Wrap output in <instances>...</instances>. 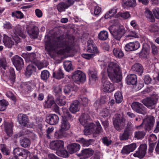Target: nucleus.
Listing matches in <instances>:
<instances>
[{
	"mask_svg": "<svg viewBox=\"0 0 159 159\" xmlns=\"http://www.w3.org/2000/svg\"><path fill=\"white\" fill-rule=\"evenodd\" d=\"M79 0H67L66 2H61L57 6V8L58 11L61 12L65 11V9L68 8L70 6L72 5L75 1H79Z\"/></svg>",
	"mask_w": 159,
	"mask_h": 159,
	"instance_id": "obj_13",
	"label": "nucleus"
},
{
	"mask_svg": "<svg viewBox=\"0 0 159 159\" xmlns=\"http://www.w3.org/2000/svg\"><path fill=\"white\" fill-rule=\"evenodd\" d=\"M79 99L82 104L84 106H86L88 104L89 100L86 97L81 95L79 97Z\"/></svg>",
	"mask_w": 159,
	"mask_h": 159,
	"instance_id": "obj_54",
	"label": "nucleus"
},
{
	"mask_svg": "<svg viewBox=\"0 0 159 159\" xmlns=\"http://www.w3.org/2000/svg\"><path fill=\"white\" fill-rule=\"evenodd\" d=\"M122 5L124 8H134L137 5L136 0H126Z\"/></svg>",
	"mask_w": 159,
	"mask_h": 159,
	"instance_id": "obj_26",
	"label": "nucleus"
},
{
	"mask_svg": "<svg viewBox=\"0 0 159 159\" xmlns=\"http://www.w3.org/2000/svg\"><path fill=\"white\" fill-rule=\"evenodd\" d=\"M131 70L136 72L140 75L143 73V68L142 66L139 63H136L133 65L131 68Z\"/></svg>",
	"mask_w": 159,
	"mask_h": 159,
	"instance_id": "obj_32",
	"label": "nucleus"
},
{
	"mask_svg": "<svg viewBox=\"0 0 159 159\" xmlns=\"http://www.w3.org/2000/svg\"><path fill=\"white\" fill-rule=\"evenodd\" d=\"M73 80L77 82H84L86 79L85 75L82 71L77 70L75 71L72 76Z\"/></svg>",
	"mask_w": 159,
	"mask_h": 159,
	"instance_id": "obj_9",
	"label": "nucleus"
},
{
	"mask_svg": "<svg viewBox=\"0 0 159 159\" xmlns=\"http://www.w3.org/2000/svg\"><path fill=\"white\" fill-rule=\"evenodd\" d=\"M30 141L28 139L25 138L20 140V144L23 147H30Z\"/></svg>",
	"mask_w": 159,
	"mask_h": 159,
	"instance_id": "obj_46",
	"label": "nucleus"
},
{
	"mask_svg": "<svg viewBox=\"0 0 159 159\" xmlns=\"http://www.w3.org/2000/svg\"><path fill=\"white\" fill-rule=\"evenodd\" d=\"M13 32L16 36L13 38V40L16 44L20 42V39L18 37V36L23 38H25L26 37L23 27L20 25H18L15 26L13 30Z\"/></svg>",
	"mask_w": 159,
	"mask_h": 159,
	"instance_id": "obj_7",
	"label": "nucleus"
},
{
	"mask_svg": "<svg viewBox=\"0 0 159 159\" xmlns=\"http://www.w3.org/2000/svg\"><path fill=\"white\" fill-rule=\"evenodd\" d=\"M13 152L16 156L19 157L20 159H26L30 153L28 150L20 148H15Z\"/></svg>",
	"mask_w": 159,
	"mask_h": 159,
	"instance_id": "obj_8",
	"label": "nucleus"
},
{
	"mask_svg": "<svg viewBox=\"0 0 159 159\" xmlns=\"http://www.w3.org/2000/svg\"><path fill=\"white\" fill-rule=\"evenodd\" d=\"M131 107L133 110L136 112L145 115L147 113V109L142 104L138 102H135L132 103Z\"/></svg>",
	"mask_w": 159,
	"mask_h": 159,
	"instance_id": "obj_10",
	"label": "nucleus"
},
{
	"mask_svg": "<svg viewBox=\"0 0 159 159\" xmlns=\"http://www.w3.org/2000/svg\"><path fill=\"white\" fill-rule=\"evenodd\" d=\"M145 133L143 131H138L134 133V137L135 138L139 139L143 138L145 136Z\"/></svg>",
	"mask_w": 159,
	"mask_h": 159,
	"instance_id": "obj_56",
	"label": "nucleus"
},
{
	"mask_svg": "<svg viewBox=\"0 0 159 159\" xmlns=\"http://www.w3.org/2000/svg\"><path fill=\"white\" fill-rule=\"evenodd\" d=\"M108 29L114 39L118 41L125 32L124 27L123 26L115 27L113 24L109 27Z\"/></svg>",
	"mask_w": 159,
	"mask_h": 159,
	"instance_id": "obj_4",
	"label": "nucleus"
},
{
	"mask_svg": "<svg viewBox=\"0 0 159 159\" xmlns=\"http://www.w3.org/2000/svg\"><path fill=\"white\" fill-rule=\"evenodd\" d=\"M55 103L53 97L48 96L47 100L45 101V106L47 108H51Z\"/></svg>",
	"mask_w": 159,
	"mask_h": 159,
	"instance_id": "obj_43",
	"label": "nucleus"
},
{
	"mask_svg": "<svg viewBox=\"0 0 159 159\" xmlns=\"http://www.w3.org/2000/svg\"><path fill=\"white\" fill-rule=\"evenodd\" d=\"M50 74L49 71L47 70L42 71L41 72V78L43 80H46L49 77Z\"/></svg>",
	"mask_w": 159,
	"mask_h": 159,
	"instance_id": "obj_51",
	"label": "nucleus"
},
{
	"mask_svg": "<svg viewBox=\"0 0 159 159\" xmlns=\"http://www.w3.org/2000/svg\"><path fill=\"white\" fill-rule=\"evenodd\" d=\"M64 67L67 71H69L73 70L71 62L69 61H66L63 63Z\"/></svg>",
	"mask_w": 159,
	"mask_h": 159,
	"instance_id": "obj_48",
	"label": "nucleus"
},
{
	"mask_svg": "<svg viewBox=\"0 0 159 159\" xmlns=\"http://www.w3.org/2000/svg\"><path fill=\"white\" fill-rule=\"evenodd\" d=\"M116 101L117 103H119L121 102L123 100L122 94L120 92H117L115 94Z\"/></svg>",
	"mask_w": 159,
	"mask_h": 159,
	"instance_id": "obj_52",
	"label": "nucleus"
},
{
	"mask_svg": "<svg viewBox=\"0 0 159 159\" xmlns=\"http://www.w3.org/2000/svg\"><path fill=\"white\" fill-rule=\"evenodd\" d=\"M5 129L7 135L10 137L12 134V123L11 122L6 123L4 125Z\"/></svg>",
	"mask_w": 159,
	"mask_h": 159,
	"instance_id": "obj_34",
	"label": "nucleus"
},
{
	"mask_svg": "<svg viewBox=\"0 0 159 159\" xmlns=\"http://www.w3.org/2000/svg\"><path fill=\"white\" fill-rule=\"evenodd\" d=\"M155 123V118L152 116H148L146 119V123L144 126V129L148 131L151 130Z\"/></svg>",
	"mask_w": 159,
	"mask_h": 159,
	"instance_id": "obj_17",
	"label": "nucleus"
},
{
	"mask_svg": "<svg viewBox=\"0 0 159 159\" xmlns=\"http://www.w3.org/2000/svg\"><path fill=\"white\" fill-rule=\"evenodd\" d=\"M80 148L79 144L76 143H72L67 146V149L69 153L70 154L74 153L79 151Z\"/></svg>",
	"mask_w": 159,
	"mask_h": 159,
	"instance_id": "obj_25",
	"label": "nucleus"
},
{
	"mask_svg": "<svg viewBox=\"0 0 159 159\" xmlns=\"http://www.w3.org/2000/svg\"><path fill=\"white\" fill-rule=\"evenodd\" d=\"M11 60L13 65L17 70H20L24 66L23 60L22 58L18 55H16L12 58Z\"/></svg>",
	"mask_w": 159,
	"mask_h": 159,
	"instance_id": "obj_11",
	"label": "nucleus"
},
{
	"mask_svg": "<svg viewBox=\"0 0 159 159\" xmlns=\"http://www.w3.org/2000/svg\"><path fill=\"white\" fill-rule=\"evenodd\" d=\"M134 128L133 125L132 123L130 121H128L125 130L132 133V131L133 130Z\"/></svg>",
	"mask_w": 159,
	"mask_h": 159,
	"instance_id": "obj_58",
	"label": "nucleus"
},
{
	"mask_svg": "<svg viewBox=\"0 0 159 159\" xmlns=\"http://www.w3.org/2000/svg\"><path fill=\"white\" fill-rule=\"evenodd\" d=\"M90 120V116L87 114H82L80 117L79 121L83 126H87Z\"/></svg>",
	"mask_w": 159,
	"mask_h": 159,
	"instance_id": "obj_28",
	"label": "nucleus"
},
{
	"mask_svg": "<svg viewBox=\"0 0 159 159\" xmlns=\"http://www.w3.org/2000/svg\"><path fill=\"white\" fill-rule=\"evenodd\" d=\"M53 76L56 79H60L64 77V74L62 70L60 68L57 71L53 72Z\"/></svg>",
	"mask_w": 159,
	"mask_h": 159,
	"instance_id": "obj_42",
	"label": "nucleus"
},
{
	"mask_svg": "<svg viewBox=\"0 0 159 159\" xmlns=\"http://www.w3.org/2000/svg\"><path fill=\"white\" fill-rule=\"evenodd\" d=\"M0 148L2 153L5 155H8L10 154V151L9 149L6 147L4 144H2L0 145Z\"/></svg>",
	"mask_w": 159,
	"mask_h": 159,
	"instance_id": "obj_50",
	"label": "nucleus"
},
{
	"mask_svg": "<svg viewBox=\"0 0 159 159\" xmlns=\"http://www.w3.org/2000/svg\"><path fill=\"white\" fill-rule=\"evenodd\" d=\"M125 119L121 115L117 114L113 123L115 129L119 131H120L124 129L125 126Z\"/></svg>",
	"mask_w": 159,
	"mask_h": 159,
	"instance_id": "obj_6",
	"label": "nucleus"
},
{
	"mask_svg": "<svg viewBox=\"0 0 159 159\" xmlns=\"http://www.w3.org/2000/svg\"><path fill=\"white\" fill-rule=\"evenodd\" d=\"M93 153V151L90 149H85L82 150L81 153L80 154L82 158L85 159L91 156Z\"/></svg>",
	"mask_w": 159,
	"mask_h": 159,
	"instance_id": "obj_30",
	"label": "nucleus"
},
{
	"mask_svg": "<svg viewBox=\"0 0 159 159\" xmlns=\"http://www.w3.org/2000/svg\"><path fill=\"white\" fill-rule=\"evenodd\" d=\"M80 109L79 102L77 100H74L70 104L69 107L70 111L72 113L75 114L79 111Z\"/></svg>",
	"mask_w": 159,
	"mask_h": 159,
	"instance_id": "obj_22",
	"label": "nucleus"
},
{
	"mask_svg": "<svg viewBox=\"0 0 159 159\" xmlns=\"http://www.w3.org/2000/svg\"><path fill=\"white\" fill-rule=\"evenodd\" d=\"M27 32L30 37L33 39H36L38 37L39 34V30L35 26H33L27 29Z\"/></svg>",
	"mask_w": 159,
	"mask_h": 159,
	"instance_id": "obj_16",
	"label": "nucleus"
},
{
	"mask_svg": "<svg viewBox=\"0 0 159 159\" xmlns=\"http://www.w3.org/2000/svg\"><path fill=\"white\" fill-rule=\"evenodd\" d=\"M88 74L91 77L90 79L95 81L98 80L97 71L94 69H91L88 71Z\"/></svg>",
	"mask_w": 159,
	"mask_h": 159,
	"instance_id": "obj_40",
	"label": "nucleus"
},
{
	"mask_svg": "<svg viewBox=\"0 0 159 159\" xmlns=\"http://www.w3.org/2000/svg\"><path fill=\"white\" fill-rule=\"evenodd\" d=\"M144 14L149 21L151 22H155V20L154 17L152 12L148 8H145Z\"/></svg>",
	"mask_w": 159,
	"mask_h": 159,
	"instance_id": "obj_33",
	"label": "nucleus"
},
{
	"mask_svg": "<svg viewBox=\"0 0 159 159\" xmlns=\"http://www.w3.org/2000/svg\"><path fill=\"white\" fill-rule=\"evenodd\" d=\"M82 56L84 58L87 59H90L92 58L95 55V53H83Z\"/></svg>",
	"mask_w": 159,
	"mask_h": 159,
	"instance_id": "obj_62",
	"label": "nucleus"
},
{
	"mask_svg": "<svg viewBox=\"0 0 159 159\" xmlns=\"http://www.w3.org/2000/svg\"><path fill=\"white\" fill-rule=\"evenodd\" d=\"M36 67L33 64H30L27 67L25 73V75L27 77H30L33 73L35 72Z\"/></svg>",
	"mask_w": 159,
	"mask_h": 159,
	"instance_id": "obj_35",
	"label": "nucleus"
},
{
	"mask_svg": "<svg viewBox=\"0 0 159 159\" xmlns=\"http://www.w3.org/2000/svg\"><path fill=\"white\" fill-rule=\"evenodd\" d=\"M96 126L94 129L93 133L94 134H100L103 132L102 129L99 122H96Z\"/></svg>",
	"mask_w": 159,
	"mask_h": 159,
	"instance_id": "obj_49",
	"label": "nucleus"
},
{
	"mask_svg": "<svg viewBox=\"0 0 159 159\" xmlns=\"http://www.w3.org/2000/svg\"><path fill=\"white\" fill-rule=\"evenodd\" d=\"M102 82V89L104 92H111L113 91L114 88L113 84L108 80L107 79L103 77Z\"/></svg>",
	"mask_w": 159,
	"mask_h": 159,
	"instance_id": "obj_12",
	"label": "nucleus"
},
{
	"mask_svg": "<svg viewBox=\"0 0 159 159\" xmlns=\"http://www.w3.org/2000/svg\"><path fill=\"white\" fill-rule=\"evenodd\" d=\"M108 76L113 83H118L122 78V72L119 66L114 62H111L107 69Z\"/></svg>",
	"mask_w": 159,
	"mask_h": 159,
	"instance_id": "obj_3",
	"label": "nucleus"
},
{
	"mask_svg": "<svg viewBox=\"0 0 159 159\" xmlns=\"http://www.w3.org/2000/svg\"><path fill=\"white\" fill-rule=\"evenodd\" d=\"M8 105V102L5 100L3 99L0 100V111H4Z\"/></svg>",
	"mask_w": 159,
	"mask_h": 159,
	"instance_id": "obj_53",
	"label": "nucleus"
},
{
	"mask_svg": "<svg viewBox=\"0 0 159 159\" xmlns=\"http://www.w3.org/2000/svg\"><path fill=\"white\" fill-rule=\"evenodd\" d=\"M150 46L148 43H144L143 45L142 50L140 54L143 57H146L148 55L150 52Z\"/></svg>",
	"mask_w": 159,
	"mask_h": 159,
	"instance_id": "obj_29",
	"label": "nucleus"
},
{
	"mask_svg": "<svg viewBox=\"0 0 159 159\" xmlns=\"http://www.w3.org/2000/svg\"><path fill=\"white\" fill-rule=\"evenodd\" d=\"M147 146L145 144H141L140 145L139 151L134 154L135 157H137L140 158H143L146 153Z\"/></svg>",
	"mask_w": 159,
	"mask_h": 159,
	"instance_id": "obj_15",
	"label": "nucleus"
},
{
	"mask_svg": "<svg viewBox=\"0 0 159 159\" xmlns=\"http://www.w3.org/2000/svg\"><path fill=\"white\" fill-rule=\"evenodd\" d=\"M3 36V42L5 46L9 48H11L14 44V42L7 35L4 34Z\"/></svg>",
	"mask_w": 159,
	"mask_h": 159,
	"instance_id": "obj_23",
	"label": "nucleus"
},
{
	"mask_svg": "<svg viewBox=\"0 0 159 159\" xmlns=\"http://www.w3.org/2000/svg\"><path fill=\"white\" fill-rule=\"evenodd\" d=\"M36 67L33 64H30L27 67L25 73V75L27 77H30L33 73L35 72Z\"/></svg>",
	"mask_w": 159,
	"mask_h": 159,
	"instance_id": "obj_37",
	"label": "nucleus"
},
{
	"mask_svg": "<svg viewBox=\"0 0 159 159\" xmlns=\"http://www.w3.org/2000/svg\"><path fill=\"white\" fill-rule=\"evenodd\" d=\"M10 73V78L12 82H14L15 80V74L14 70L12 68H10L9 69Z\"/></svg>",
	"mask_w": 159,
	"mask_h": 159,
	"instance_id": "obj_59",
	"label": "nucleus"
},
{
	"mask_svg": "<svg viewBox=\"0 0 159 159\" xmlns=\"http://www.w3.org/2000/svg\"><path fill=\"white\" fill-rule=\"evenodd\" d=\"M156 139V136L154 135H151L149 137L148 140L150 142L149 144L148 153H150L153 152L155 145V143L153 141H154Z\"/></svg>",
	"mask_w": 159,
	"mask_h": 159,
	"instance_id": "obj_31",
	"label": "nucleus"
},
{
	"mask_svg": "<svg viewBox=\"0 0 159 159\" xmlns=\"http://www.w3.org/2000/svg\"><path fill=\"white\" fill-rule=\"evenodd\" d=\"M36 67L33 64H30L27 67L25 73V75L27 77H30L33 73L35 72Z\"/></svg>",
	"mask_w": 159,
	"mask_h": 159,
	"instance_id": "obj_38",
	"label": "nucleus"
},
{
	"mask_svg": "<svg viewBox=\"0 0 159 159\" xmlns=\"http://www.w3.org/2000/svg\"><path fill=\"white\" fill-rule=\"evenodd\" d=\"M132 133L124 130V132L120 134V139L121 140H127L129 139V136Z\"/></svg>",
	"mask_w": 159,
	"mask_h": 159,
	"instance_id": "obj_41",
	"label": "nucleus"
},
{
	"mask_svg": "<svg viewBox=\"0 0 159 159\" xmlns=\"http://www.w3.org/2000/svg\"><path fill=\"white\" fill-rule=\"evenodd\" d=\"M56 154L59 156L62 157H67L69 156L70 153L66 150L62 149L57 151Z\"/></svg>",
	"mask_w": 159,
	"mask_h": 159,
	"instance_id": "obj_47",
	"label": "nucleus"
},
{
	"mask_svg": "<svg viewBox=\"0 0 159 159\" xmlns=\"http://www.w3.org/2000/svg\"><path fill=\"white\" fill-rule=\"evenodd\" d=\"M70 49V43L63 39L62 36L55 38L52 43L50 38L45 42V50L51 57H53L52 51H59V53L64 54L69 52Z\"/></svg>",
	"mask_w": 159,
	"mask_h": 159,
	"instance_id": "obj_1",
	"label": "nucleus"
},
{
	"mask_svg": "<svg viewBox=\"0 0 159 159\" xmlns=\"http://www.w3.org/2000/svg\"><path fill=\"white\" fill-rule=\"evenodd\" d=\"M125 81L126 83L129 85H134L137 83V76L134 74H130L127 76Z\"/></svg>",
	"mask_w": 159,
	"mask_h": 159,
	"instance_id": "obj_24",
	"label": "nucleus"
},
{
	"mask_svg": "<svg viewBox=\"0 0 159 159\" xmlns=\"http://www.w3.org/2000/svg\"><path fill=\"white\" fill-rule=\"evenodd\" d=\"M28 119L27 116L24 114H20L18 116V121L21 125L26 126L28 122Z\"/></svg>",
	"mask_w": 159,
	"mask_h": 159,
	"instance_id": "obj_27",
	"label": "nucleus"
},
{
	"mask_svg": "<svg viewBox=\"0 0 159 159\" xmlns=\"http://www.w3.org/2000/svg\"><path fill=\"white\" fill-rule=\"evenodd\" d=\"M98 38L101 40H106L108 37V33L106 31H102L98 34Z\"/></svg>",
	"mask_w": 159,
	"mask_h": 159,
	"instance_id": "obj_44",
	"label": "nucleus"
},
{
	"mask_svg": "<svg viewBox=\"0 0 159 159\" xmlns=\"http://www.w3.org/2000/svg\"><path fill=\"white\" fill-rule=\"evenodd\" d=\"M11 16L12 17L20 19L24 17L23 13L20 11H18L12 12L11 13Z\"/></svg>",
	"mask_w": 159,
	"mask_h": 159,
	"instance_id": "obj_55",
	"label": "nucleus"
},
{
	"mask_svg": "<svg viewBox=\"0 0 159 159\" xmlns=\"http://www.w3.org/2000/svg\"><path fill=\"white\" fill-rule=\"evenodd\" d=\"M113 44L112 45V48H113V52L114 56L116 57L121 58L124 56V54L122 50L118 48H115L114 47Z\"/></svg>",
	"mask_w": 159,
	"mask_h": 159,
	"instance_id": "obj_39",
	"label": "nucleus"
},
{
	"mask_svg": "<svg viewBox=\"0 0 159 159\" xmlns=\"http://www.w3.org/2000/svg\"><path fill=\"white\" fill-rule=\"evenodd\" d=\"M63 89L64 93L66 94L67 95L69 94L73 89L70 86L66 85L64 87Z\"/></svg>",
	"mask_w": 159,
	"mask_h": 159,
	"instance_id": "obj_64",
	"label": "nucleus"
},
{
	"mask_svg": "<svg viewBox=\"0 0 159 159\" xmlns=\"http://www.w3.org/2000/svg\"><path fill=\"white\" fill-rule=\"evenodd\" d=\"M58 116L56 114H51L46 117V122L51 125H54L57 124L59 121Z\"/></svg>",
	"mask_w": 159,
	"mask_h": 159,
	"instance_id": "obj_21",
	"label": "nucleus"
},
{
	"mask_svg": "<svg viewBox=\"0 0 159 159\" xmlns=\"http://www.w3.org/2000/svg\"><path fill=\"white\" fill-rule=\"evenodd\" d=\"M86 50L88 52L95 53V55L99 52L97 47L94 44L93 41L91 39H89L88 41Z\"/></svg>",
	"mask_w": 159,
	"mask_h": 159,
	"instance_id": "obj_14",
	"label": "nucleus"
},
{
	"mask_svg": "<svg viewBox=\"0 0 159 159\" xmlns=\"http://www.w3.org/2000/svg\"><path fill=\"white\" fill-rule=\"evenodd\" d=\"M54 91L56 97L60 95L61 91V89L59 86L54 87Z\"/></svg>",
	"mask_w": 159,
	"mask_h": 159,
	"instance_id": "obj_61",
	"label": "nucleus"
},
{
	"mask_svg": "<svg viewBox=\"0 0 159 159\" xmlns=\"http://www.w3.org/2000/svg\"><path fill=\"white\" fill-rule=\"evenodd\" d=\"M0 67L4 70L8 68L5 58L2 57L0 59Z\"/></svg>",
	"mask_w": 159,
	"mask_h": 159,
	"instance_id": "obj_57",
	"label": "nucleus"
},
{
	"mask_svg": "<svg viewBox=\"0 0 159 159\" xmlns=\"http://www.w3.org/2000/svg\"><path fill=\"white\" fill-rule=\"evenodd\" d=\"M62 111L64 115L62 116L61 128L58 132H56L54 134V137L56 139L62 138L66 136L67 134L66 131L70 127V123L67 119L71 120L72 118V115L67 109L63 108Z\"/></svg>",
	"mask_w": 159,
	"mask_h": 159,
	"instance_id": "obj_2",
	"label": "nucleus"
},
{
	"mask_svg": "<svg viewBox=\"0 0 159 159\" xmlns=\"http://www.w3.org/2000/svg\"><path fill=\"white\" fill-rule=\"evenodd\" d=\"M92 140L91 139L86 140L82 138L81 140V142L82 143L84 147H88L91 144Z\"/></svg>",
	"mask_w": 159,
	"mask_h": 159,
	"instance_id": "obj_63",
	"label": "nucleus"
},
{
	"mask_svg": "<svg viewBox=\"0 0 159 159\" xmlns=\"http://www.w3.org/2000/svg\"><path fill=\"white\" fill-rule=\"evenodd\" d=\"M140 47V44L138 41L130 42L127 44L125 47L126 51H130L138 49Z\"/></svg>",
	"mask_w": 159,
	"mask_h": 159,
	"instance_id": "obj_19",
	"label": "nucleus"
},
{
	"mask_svg": "<svg viewBox=\"0 0 159 159\" xmlns=\"http://www.w3.org/2000/svg\"><path fill=\"white\" fill-rule=\"evenodd\" d=\"M87 124V126H84V127L85 128H88V129L91 130V132L93 133L94 129L96 127V126L93 123L90 122Z\"/></svg>",
	"mask_w": 159,
	"mask_h": 159,
	"instance_id": "obj_60",
	"label": "nucleus"
},
{
	"mask_svg": "<svg viewBox=\"0 0 159 159\" xmlns=\"http://www.w3.org/2000/svg\"><path fill=\"white\" fill-rule=\"evenodd\" d=\"M136 148V144L134 143L124 146L121 151V153L123 154H128L135 150Z\"/></svg>",
	"mask_w": 159,
	"mask_h": 159,
	"instance_id": "obj_20",
	"label": "nucleus"
},
{
	"mask_svg": "<svg viewBox=\"0 0 159 159\" xmlns=\"http://www.w3.org/2000/svg\"><path fill=\"white\" fill-rule=\"evenodd\" d=\"M64 142L62 140H58L52 142L50 145V148L52 150H57L63 148Z\"/></svg>",
	"mask_w": 159,
	"mask_h": 159,
	"instance_id": "obj_18",
	"label": "nucleus"
},
{
	"mask_svg": "<svg viewBox=\"0 0 159 159\" xmlns=\"http://www.w3.org/2000/svg\"><path fill=\"white\" fill-rule=\"evenodd\" d=\"M56 102L59 106L64 105L66 103V98L65 97L60 95L56 97Z\"/></svg>",
	"mask_w": 159,
	"mask_h": 159,
	"instance_id": "obj_45",
	"label": "nucleus"
},
{
	"mask_svg": "<svg viewBox=\"0 0 159 159\" xmlns=\"http://www.w3.org/2000/svg\"><path fill=\"white\" fill-rule=\"evenodd\" d=\"M36 67L33 64H30L27 67L25 73V75L27 77H30L33 73L35 72Z\"/></svg>",
	"mask_w": 159,
	"mask_h": 159,
	"instance_id": "obj_36",
	"label": "nucleus"
},
{
	"mask_svg": "<svg viewBox=\"0 0 159 159\" xmlns=\"http://www.w3.org/2000/svg\"><path fill=\"white\" fill-rule=\"evenodd\" d=\"M158 99L157 96L153 95L151 97L147 98L141 100V102L147 108L152 109L155 108Z\"/></svg>",
	"mask_w": 159,
	"mask_h": 159,
	"instance_id": "obj_5",
	"label": "nucleus"
}]
</instances>
